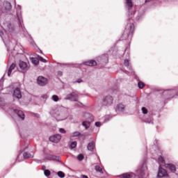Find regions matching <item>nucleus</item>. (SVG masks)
<instances>
[{
  "mask_svg": "<svg viewBox=\"0 0 178 178\" xmlns=\"http://www.w3.org/2000/svg\"><path fill=\"white\" fill-rule=\"evenodd\" d=\"M113 104V97L106 95L103 97L102 99V105L103 106H111Z\"/></svg>",
  "mask_w": 178,
  "mask_h": 178,
  "instance_id": "f257e3e1",
  "label": "nucleus"
},
{
  "mask_svg": "<svg viewBox=\"0 0 178 178\" xmlns=\"http://www.w3.org/2000/svg\"><path fill=\"white\" fill-rule=\"evenodd\" d=\"M61 139H62V136L59 134H56L49 138V140L51 141V143H59V141H60Z\"/></svg>",
  "mask_w": 178,
  "mask_h": 178,
  "instance_id": "f03ea898",
  "label": "nucleus"
},
{
  "mask_svg": "<svg viewBox=\"0 0 178 178\" xmlns=\"http://www.w3.org/2000/svg\"><path fill=\"white\" fill-rule=\"evenodd\" d=\"M38 84L42 86H47L48 84V79L44 76H39L38 78Z\"/></svg>",
  "mask_w": 178,
  "mask_h": 178,
  "instance_id": "7ed1b4c3",
  "label": "nucleus"
},
{
  "mask_svg": "<svg viewBox=\"0 0 178 178\" xmlns=\"http://www.w3.org/2000/svg\"><path fill=\"white\" fill-rule=\"evenodd\" d=\"M157 176H158V177H165L168 176V172L166 171V170L163 169L160 165L159 168V172H158Z\"/></svg>",
  "mask_w": 178,
  "mask_h": 178,
  "instance_id": "20e7f679",
  "label": "nucleus"
},
{
  "mask_svg": "<svg viewBox=\"0 0 178 178\" xmlns=\"http://www.w3.org/2000/svg\"><path fill=\"white\" fill-rule=\"evenodd\" d=\"M13 95L15 98H17V99H22V91L20 90V88H15Z\"/></svg>",
  "mask_w": 178,
  "mask_h": 178,
  "instance_id": "39448f33",
  "label": "nucleus"
},
{
  "mask_svg": "<svg viewBox=\"0 0 178 178\" xmlns=\"http://www.w3.org/2000/svg\"><path fill=\"white\" fill-rule=\"evenodd\" d=\"M19 66L22 72H27L29 70V66L24 61H19Z\"/></svg>",
  "mask_w": 178,
  "mask_h": 178,
  "instance_id": "423d86ee",
  "label": "nucleus"
},
{
  "mask_svg": "<svg viewBox=\"0 0 178 178\" xmlns=\"http://www.w3.org/2000/svg\"><path fill=\"white\" fill-rule=\"evenodd\" d=\"M165 168L167 169H169L172 173H175L176 172V165L173 164H166Z\"/></svg>",
  "mask_w": 178,
  "mask_h": 178,
  "instance_id": "0eeeda50",
  "label": "nucleus"
},
{
  "mask_svg": "<svg viewBox=\"0 0 178 178\" xmlns=\"http://www.w3.org/2000/svg\"><path fill=\"white\" fill-rule=\"evenodd\" d=\"M134 174L133 172H129V173H124L121 175L119 176L120 178H133V176Z\"/></svg>",
  "mask_w": 178,
  "mask_h": 178,
  "instance_id": "6e6552de",
  "label": "nucleus"
},
{
  "mask_svg": "<svg viewBox=\"0 0 178 178\" xmlns=\"http://www.w3.org/2000/svg\"><path fill=\"white\" fill-rule=\"evenodd\" d=\"M14 112H15L17 115H18L19 118H21L22 120H24V113H23V111L15 109L14 110Z\"/></svg>",
  "mask_w": 178,
  "mask_h": 178,
  "instance_id": "1a4fd4ad",
  "label": "nucleus"
},
{
  "mask_svg": "<svg viewBox=\"0 0 178 178\" xmlns=\"http://www.w3.org/2000/svg\"><path fill=\"white\" fill-rule=\"evenodd\" d=\"M72 98H74V99L75 101H76L77 94H76V92H72V93L69 94V95H67V97H66L67 99H72Z\"/></svg>",
  "mask_w": 178,
  "mask_h": 178,
  "instance_id": "9d476101",
  "label": "nucleus"
},
{
  "mask_svg": "<svg viewBox=\"0 0 178 178\" xmlns=\"http://www.w3.org/2000/svg\"><path fill=\"white\" fill-rule=\"evenodd\" d=\"M86 66H97V61L94 60H90L89 61L85 62Z\"/></svg>",
  "mask_w": 178,
  "mask_h": 178,
  "instance_id": "9b49d317",
  "label": "nucleus"
},
{
  "mask_svg": "<svg viewBox=\"0 0 178 178\" xmlns=\"http://www.w3.org/2000/svg\"><path fill=\"white\" fill-rule=\"evenodd\" d=\"M16 67V64L13 63L11 64V65L10 66L8 70V76H10V74H12V72L13 70H15V68Z\"/></svg>",
  "mask_w": 178,
  "mask_h": 178,
  "instance_id": "f8f14e48",
  "label": "nucleus"
},
{
  "mask_svg": "<svg viewBox=\"0 0 178 178\" xmlns=\"http://www.w3.org/2000/svg\"><path fill=\"white\" fill-rule=\"evenodd\" d=\"M125 3L129 10L133 9V1L131 0H125Z\"/></svg>",
  "mask_w": 178,
  "mask_h": 178,
  "instance_id": "ddd939ff",
  "label": "nucleus"
},
{
  "mask_svg": "<svg viewBox=\"0 0 178 178\" xmlns=\"http://www.w3.org/2000/svg\"><path fill=\"white\" fill-rule=\"evenodd\" d=\"M94 148H95V143L94 141H92L91 143H88V151H94Z\"/></svg>",
  "mask_w": 178,
  "mask_h": 178,
  "instance_id": "4468645a",
  "label": "nucleus"
},
{
  "mask_svg": "<svg viewBox=\"0 0 178 178\" xmlns=\"http://www.w3.org/2000/svg\"><path fill=\"white\" fill-rule=\"evenodd\" d=\"M47 159H49V161H56L59 162V156L55 155H49Z\"/></svg>",
  "mask_w": 178,
  "mask_h": 178,
  "instance_id": "2eb2a0df",
  "label": "nucleus"
},
{
  "mask_svg": "<svg viewBox=\"0 0 178 178\" xmlns=\"http://www.w3.org/2000/svg\"><path fill=\"white\" fill-rule=\"evenodd\" d=\"M59 115H62V111H59V110H58L56 113H55V114H54V118H56V119L57 120H63V118H59Z\"/></svg>",
  "mask_w": 178,
  "mask_h": 178,
  "instance_id": "dca6fc26",
  "label": "nucleus"
},
{
  "mask_svg": "<svg viewBox=\"0 0 178 178\" xmlns=\"http://www.w3.org/2000/svg\"><path fill=\"white\" fill-rule=\"evenodd\" d=\"M33 155L29 152H24L23 154V157L24 159H30V158H33Z\"/></svg>",
  "mask_w": 178,
  "mask_h": 178,
  "instance_id": "f3484780",
  "label": "nucleus"
},
{
  "mask_svg": "<svg viewBox=\"0 0 178 178\" xmlns=\"http://www.w3.org/2000/svg\"><path fill=\"white\" fill-rule=\"evenodd\" d=\"M117 108H118V111H121L122 112H123V111H124L126 106L123 104L120 103L117 105Z\"/></svg>",
  "mask_w": 178,
  "mask_h": 178,
  "instance_id": "a211bd4d",
  "label": "nucleus"
},
{
  "mask_svg": "<svg viewBox=\"0 0 178 178\" xmlns=\"http://www.w3.org/2000/svg\"><path fill=\"white\" fill-rule=\"evenodd\" d=\"M82 125L83 127H85L86 129H90V126L91 125V123L90 122L84 121L82 122Z\"/></svg>",
  "mask_w": 178,
  "mask_h": 178,
  "instance_id": "6ab92c4d",
  "label": "nucleus"
},
{
  "mask_svg": "<svg viewBox=\"0 0 178 178\" xmlns=\"http://www.w3.org/2000/svg\"><path fill=\"white\" fill-rule=\"evenodd\" d=\"M5 9L6 10H10L12 9V5L9 2H6L5 3Z\"/></svg>",
  "mask_w": 178,
  "mask_h": 178,
  "instance_id": "aec40b11",
  "label": "nucleus"
},
{
  "mask_svg": "<svg viewBox=\"0 0 178 178\" xmlns=\"http://www.w3.org/2000/svg\"><path fill=\"white\" fill-rule=\"evenodd\" d=\"M158 161H159V163L160 165H163V164H165V159H163V158L162 157V156H159Z\"/></svg>",
  "mask_w": 178,
  "mask_h": 178,
  "instance_id": "412c9836",
  "label": "nucleus"
},
{
  "mask_svg": "<svg viewBox=\"0 0 178 178\" xmlns=\"http://www.w3.org/2000/svg\"><path fill=\"white\" fill-rule=\"evenodd\" d=\"M138 173H139V176L140 177H144V176H145V172H144V170H143V169L141 170H138Z\"/></svg>",
  "mask_w": 178,
  "mask_h": 178,
  "instance_id": "4be33fe9",
  "label": "nucleus"
},
{
  "mask_svg": "<svg viewBox=\"0 0 178 178\" xmlns=\"http://www.w3.org/2000/svg\"><path fill=\"white\" fill-rule=\"evenodd\" d=\"M138 87H139V88L143 89L144 88V87H145V84L144 83H143V81H140L138 83Z\"/></svg>",
  "mask_w": 178,
  "mask_h": 178,
  "instance_id": "5701e85b",
  "label": "nucleus"
},
{
  "mask_svg": "<svg viewBox=\"0 0 178 178\" xmlns=\"http://www.w3.org/2000/svg\"><path fill=\"white\" fill-rule=\"evenodd\" d=\"M95 170L96 172H99V173H104V172L102 171V168L99 165L95 166Z\"/></svg>",
  "mask_w": 178,
  "mask_h": 178,
  "instance_id": "b1692460",
  "label": "nucleus"
},
{
  "mask_svg": "<svg viewBox=\"0 0 178 178\" xmlns=\"http://www.w3.org/2000/svg\"><path fill=\"white\" fill-rule=\"evenodd\" d=\"M32 63H33V65H38V63H40L39 59L35 58H32Z\"/></svg>",
  "mask_w": 178,
  "mask_h": 178,
  "instance_id": "393cba45",
  "label": "nucleus"
},
{
  "mask_svg": "<svg viewBox=\"0 0 178 178\" xmlns=\"http://www.w3.org/2000/svg\"><path fill=\"white\" fill-rule=\"evenodd\" d=\"M53 101H54V102H58V101H59V97H58V95H54L52 97H51Z\"/></svg>",
  "mask_w": 178,
  "mask_h": 178,
  "instance_id": "a878e982",
  "label": "nucleus"
},
{
  "mask_svg": "<svg viewBox=\"0 0 178 178\" xmlns=\"http://www.w3.org/2000/svg\"><path fill=\"white\" fill-rule=\"evenodd\" d=\"M76 147H77V142L74 141L71 143L70 148L73 149V148H76Z\"/></svg>",
  "mask_w": 178,
  "mask_h": 178,
  "instance_id": "bb28decb",
  "label": "nucleus"
},
{
  "mask_svg": "<svg viewBox=\"0 0 178 178\" xmlns=\"http://www.w3.org/2000/svg\"><path fill=\"white\" fill-rule=\"evenodd\" d=\"M57 175H58V177H60V178L65 177V173L62 171L58 172Z\"/></svg>",
  "mask_w": 178,
  "mask_h": 178,
  "instance_id": "cd10ccee",
  "label": "nucleus"
},
{
  "mask_svg": "<svg viewBox=\"0 0 178 178\" xmlns=\"http://www.w3.org/2000/svg\"><path fill=\"white\" fill-rule=\"evenodd\" d=\"M44 173V176H47V177L51 176V171H49V170H45Z\"/></svg>",
  "mask_w": 178,
  "mask_h": 178,
  "instance_id": "c85d7f7f",
  "label": "nucleus"
},
{
  "mask_svg": "<svg viewBox=\"0 0 178 178\" xmlns=\"http://www.w3.org/2000/svg\"><path fill=\"white\" fill-rule=\"evenodd\" d=\"M38 59L39 60H40V62H43V63H47L48 62L47 60L41 56H39Z\"/></svg>",
  "mask_w": 178,
  "mask_h": 178,
  "instance_id": "c756f323",
  "label": "nucleus"
},
{
  "mask_svg": "<svg viewBox=\"0 0 178 178\" xmlns=\"http://www.w3.org/2000/svg\"><path fill=\"white\" fill-rule=\"evenodd\" d=\"M78 161H83L84 159V155L79 154L77 157Z\"/></svg>",
  "mask_w": 178,
  "mask_h": 178,
  "instance_id": "7c9ffc66",
  "label": "nucleus"
},
{
  "mask_svg": "<svg viewBox=\"0 0 178 178\" xmlns=\"http://www.w3.org/2000/svg\"><path fill=\"white\" fill-rule=\"evenodd\" d=\"M142 111H143V113H144V115H147V113H148V110H147L145 107L142 108Z\"/></svg>",
  "mask_w": 178,
  "mask_h": 178,
  "instance_id": "2f4dec72",
  "label": "nucleus"
},
{
  "mask_svg": "<svg viewBox=\"0 0 178 178\" xmlns=\"http://www.w3.org/2000/svg\"><path fill=\"white\" fill-rule=\"evenodd\" d=\"M80 134H81L80 132L76 131L72 134V136H73V137H79V136H80Z\"/></svg>",
  "mask_w": 178,
  "mask_h": 178,
  "instance_id": "473e14b6",
  "label": "nucleus"
},
{
  "mask_svg": "<svg viewBox=\"0 0 178 178\" xmlns=\"http://www.w3.org/2000/svg\"><path fill=\"white\" fill-rule=\"evenodd\" d=\"M59 131H60L62 134H65V133H66V130H65V129H63V128H60V129H59Z\"/></svg>",
  "mask_w": 178,
  "mask_h": 178,
  "instance_id": "72a5a7b5",
  "label": "nucleus"
},
{
  "mask_svg": "<svg viewBox=\"0 0 178 178\" xmlns=\"http://www.w3.org/2000/svg\"><path fill=\"white\" fill-rule=\"evenodd\" d=\"M95 127H101V122H95Z\"/></svg>",
  "mask_w": 178,
  "mask_h": 178,
  "instance_id": "f704fd0d",
  "label": "nucleus"
},
{
  "mask_svg": "<svg viewBox=\"0 0 178 178\" xmlns=\"http://www.w3.org/2000/svg\"><path fill=\"white\" fill-rule=\"evenodd\" d=\"M124 66H129V60H125L124 62Z\"/></svg>",
  "mask_w": 178,
  "mask_h": 178,
  "instance_id": "c9c22d12",
  "label": "nucleus"
},
{
  "mask_svg": "<svg viewBox=\"0 0 178 178\" xmlns=\"http://www.w3.org/2000/svg\"><path fill=\"white\" fill-rule=\"evenodd\" d=\"M130 28H131V31H134V24H131L130 26Z\"/></svg>",
  "mask_w": 178,
  "mask_h": 178,
  "instance_id": "e433bc0d",
  "label": "nucleus"
},
{
  "mask_svg": "<svg viewBox=\"0 0 178 178\" xmlns=\"http://www.w3.org/2000/svg\"><path fill=\"white\" fill-rule=\"evenodd\" d=\"M42 169L44 170V172H45V170H47V166L42 165Z\"/></svg>",
  "mask_w": 178,
  "mask_h": 178,
  "instance_id": "4c0bfd02",
  "label": "nucleus"
},
{
  "mask_svg": "<svg viewBox=\"0 0 178 178\" xmlns=\"http://www.w3.org/2000/svg\"><path fill=\"white\" fill-rule=\"evenodd\" d=\"M81 79H78L77 81H76V83H81Z\"/></svg>",
  "mask_w": 178,
  "mask_h": 178,
  "instance_id": "58836bf2",
  "label": "nucleus"
},
{
  "mask_svg": "<svg viewBox=\"0 0 178 178\" xmlns=\"http://www.w3.org/2000/svg\"><path fill=\"white\" fill-rule=\"evenodd\" d=\"M82 178H88V177H87L86 175H83Z\"/></svg>",
  "mask_w": 178,
  "mask_h": 178,
  "instance_id": "ea45409f",
  "label": "nucleus"
},
{
  "mask_svg": "<svg viewBox=\"0 0 178 178\" xmlns=\"http://www.w3.org/2000/svg\"><path fill=\"white\" fill-rule=\"evenodd\" d=\"M151 1H152V0H145V2L147 3V2H151Z\"/></svg>",
  "mask_w": 178,
  "mask_h": 178,
  "instance_id": "a19ab883",
  "label": "nucleus"
},
{
  "mask_svg": "<svg viewBox=\"0 0 178 178\" xmlns=\"http://www.w3.org/2000/svg\"><path fill=\"white\" fill-rule=\"evenodd\" d=\"M2 102H3V101L1 100V101L0 102V105H2Z\"/></svg>",
  "mask_w": 178,
  "mask_h": 178,
  "instance_id": "79ce46f5",
  "label": "nucleus"
},
{
  "mask_svg": "<svg viewBox=\"0 0 178 178\" xmlns=\"http://www.w3.org/2000/svg\"><path fill=\"white\" fill-rule=\"evenodd\" d=\"M170 92H172L169 91V92H168V94H170Z\"/></svg>",
  "mask_w": 178,
  "mask_h": 178,
  "instance_id": "37998d69",
  "label": "nucleus"
},
{
  "mask_svg": "<svg viewBox=\"0 0 178 178\" xmlns=\"http://www.w3.org/2000/svg\"><path fill=\"white\" fill-rule=\"evenodd\" d=\"M0 87H1V84H0Z\"/></svg>",
  "mask_w": 178,
  "mask_h": 178,
  "instance_id": "c03bdc74",
  "label": "nucleus"
}]
</instances>
